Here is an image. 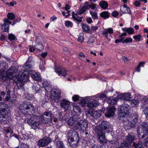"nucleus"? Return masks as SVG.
I'll return each mask as SVG.
<instances>
[{
    "label": "nucleus",
    "mask_w": 148,
    "mask_h": 148,
    "mask_svg": "<svg viewBox=\"0 0 148 148\" xmlns=\"http://www.w3.org/2000/svg\"><path fill=\"white\" fill-rule=\"evenodd\" d=\"M6 117L5 116V114H3L1 113V112H0V118H2V119L1 120H3L4 121H5V120L6 119Z\"/></svg>",
    "instance_id": "bf43d9fd"
},
{
    "label": "nucleus",
    "mask_w": 148,
    "mask_h": 148,
    "mask_svg": "<svg viewBox=\"0 0 148 148\" xmlns=\"http://www.w3.org/2000/svg\"><path fill=\"white\" fill-rule=\"evenodd\" d=\"M83 30L86 33L92 34L91 30L89 29V26L87 25H83L82 26Z\"/></svg>",
    "instance_id": "bb28decb"
},
{
    "label": "nucleus",
    "mask_w": 148,
    "mask_h": 148,
    "mask_svg": "<svg viewBox=\"0 0 148 148\" xmlns=\"http://www.w3.org/2000/svg\"><path fill=\"white\" fill-rule=\"evenodd\" d=\"M5 36L3 34H2L0 37V40L2 41H4L5 40Z\"/></svg>",
    "instance_id": "69168bd1"
},
{
    "label": "nucleus",
    "mask_w": 148,
    "mask_h": 148,
    "mask_svg": "<svg viewBox=\"0 0 148 148\" xmlns=\"http://www.w3.org/2000/svg\"><path fill=\"white\" fill-rule=\"evenodd\" d=\"M118 15V13L116 11H115L113 12L112 13V15L114 17L117 16Z\"/></svg>",
    "instance_id": "338daca9"
},
{
    "label": "nucleus",
    "mask_w": 148,
    "mask_h": 148,
    "mask_svg": "<svg viewBox=\"0 0 148 148\" xmlns=\"http://www.w3.org/2000/svg\"><path fill=\"white\" fill-rule=\"evenodd\" d=\"M133 38L136 40V41H140L141 40L142 36L140 34L134 36Z\"/></svg>",
    "instance_id": "37998d69"
},
{
    "label": "nucleus",
    "mask_w": 148,
    "mask_h": 148,
    "mask_svg": "<svg viewBox=\"0 0 148 148\" xmlns=\"http://www.w3.org/2000/svg\"><path fill=\"white\" fill-rule=\"evenodd\" d=\"M40 117L41 121L44 123H49L52 122V119L51 118L47 117L42 115H41Z\"/></svg>",
    "instance_id": "4be33fe9"
},
{
    "label": "nucleus",
    "mask_w": 148,
    "mask_h": 148,
    "mask_svg": "<svg viewBox=\"0 0 148 148\" xmlns=\"http://www.w3.org/2000/svg\"><path fill=\"white\" fill-rule=\"evenodd\" d=\"M126 10L125 11L123 12V14H124V13H129L131 14H132L130 9L129 7L127 8L126 9Z\"/></svg>",
    "instance_id": "6e6d98bb"
},
{
    "label": "nucleus",
    "mask_w": 148,
    "mask_h": 148,
    "mask_svg": "<svg viewBox=\"0 0 148 148\" xmlns=\"http://www.w3.org/2000/svg\"><path fill=\"white\" fill-rule=\"evenodd\" d=\"M16 38L14 35L12 34H10L8 35V39L10 41L14 40Z\"/></svg>",
    "instance_id": "a18cd8bd"
},
{
    "label": "nucleus",
    "mask_w": 148,
    "mask_h": 148,
    "mask_svg": "<svg viewBox=\"0 0 148 148\" xmlns=\"http://www.w3.org/2000/svg\"><path fill=\"white\" fill-rule=\"evenodd\" d=\"M144 145L146 147H148V138H146L144 140Z\"/></svg>",
    "instance_id": "052dcab7"
},
{
    "label": "nucleus",
    "mask_w": 148,
    "mask_h": 148,
    "mask_svg": "<svg viewBox=\"0 0 148 148\" xmlns=\"http://www.w3.org/2000/svg\"><path fill=\"white\" fill-rule=\"evenodd\" d=\"M75 16L73 19L75 21H77L79 23L81 22L82 21V18H81L79 17L77 14H75Z\"/></svg>",
    "instance_id": "de8ad7c7"
},
{
    "label": "nucleus",
    "mask_w": 148,
    "mask_h": 148,
    "mask_svg": "<svg viewBox=\"0 0 148 148\" xmlns=\"http://www.w3.org/2000/svg\"><path fill=\"white\" fill-rule=\"evenodd\" d=\"M136 138V135L133 132H131L126 136L125 141L129 144H132Z\"/></svg>",
    "instance_id": "4468645a"
},
{
    "label": "nucleus",
    "mask_w": 148,
    "mask_h": 148,
    "mask_svg": "<svg viewBox=\"0 0 148 148\" xmlns=\"http://www.w3.org/2000/svg\"><path fill=\"white\" fill-rule=\"evenodd\" d=\"M113 32V29L112 28H109L107 31L105 30L102 32V34L105 37L108 38V34H112Z\"/></svg>",
    "instance_id": "b1692460"
},
{
    "label": "nucleus",
    "mask_w": 148,
    "mask_h": 148,
    "mask_svg": "<svg viewBox=\"0 0 148 148\" xmlns=\"http://www.w3.org/2000/svg\"><path fill=\"white\" fill-rule=\"evenodd\" d=\"M65 25L67 27H71L73 25V24L71 22L67 21H65Z\"/></svg>",
    "instance_id": "49530a36"
},
{
    "label": "nucleus",
    "mask_w": 148,
    "mask_h": 148,
    "mask_svg": "<svg viewBox=\"0 0 148 148\" xmlns=\"http://www.w3.org/2000/svg\"><path fill=\"white\" fill-rule=\"evenodd\" d=\"M129 114L125 115L124 114H120L119 118L120 119L124 122H126L127 121H128L127 116Z\"/></svg>",
    "instance_id": "393cba45"
},
{
    "label": "nucleus",
    "mask_w": 148,
    "mask_h": 148,
    "mask_svg": "<svg viewBox=\"0 0 148 148\" xmlns=\"http://www.w3.org/2000/svg\"><path fill=\"white\" fill-rule=\"evenodd\" d=\"M78 40L79 42H83L84 40V38L83 37V35L82 36L81 35L79 36L78 37Z\"/></svg>",
    "instance_id": "4d7b16f0"
},
{
    "label": "nucleus",
    "mask_w": 148,
    "mask_h": 148,
    "mask_svg": "<svg viewBox=\"0 0 148 148\" xmlns=\"http://www.w3.org/2000/svg\"><path fill=\"white\" fill-rule=\"evenodd\" d=\"M88 5L90 6V8H91L92 9H95L97 8V5L96 4H94L93 3H92L91 5Z\"/></svg>",
    "instance_id": "5fc2aeb1"
},
{
    "label": "nucleus",
    "mask_w": 148,
    "mask_h": 148,
    "mask_svg": "<svg viewBox=\"0 0 148 148\" xmlns=\"http://www.w3.org/2000/svg\"><path fill=\"white\" fill-rule=\"evenodd\" d=\"M100 16L105 19L108 18L109 17V12L108 11H104L100 14Z\"/></svg>",
    "instance_id": "c756f323"
},
{
    "label": "nucleus",
    "mask_w": 148,
    "mask_h": 148,
    "mask_svg": "<svg viewBox=\"0 0 148 148\" xmlns=\"http://www.w3.org/2000/svg\"><path fill=\"white\" fill-rule=\"evenodd\" d=\"M73 109L74 112L76 113L79 112L80 111V109L79 106L75 104L73 105Z\"/></svg>",
    "instance_id": "ea45409f"
},
{
    "label": "nucleus",
    "mask_w": 148,
    "mask_h": 148,
    "mask_svg": "<svg viewBox=\"0 0 148 148\" xmlns=\"http://www.w3.org/2000/svg\"><path fill=\"white\" fill-rule=\"evenodd\" d=\"M130 103L132 107L137 106L139 103V101L137 100L133 99L130 101Z\"/></svg>",
    "instance_id": "473e14b6"
},
{
    "label": "nucleus",
    "mask_w": 148,
    "mask_h": 148,
    "mask_svg": "<svg viewBox=\"0 0 148 148\" xmlns=\"http://www.w3.org/2000/svg\"><path fill=\"white\" fill-rule=\"evenodd\" d=\"M107 112H106L105 115L106 116L110 117L112 116L114 114L116 111V108L114 106H108L107 108Z\"/></svg>",
    "instance_id": "2eb2a0df"
},
{
    "label": "nucleus",
    "mask_w": 148,
    "mask_h": 148,
    "mask_svg": "<svg viewBox=\"0 0 148 148\" xmlns=\"http://www.w3.org/2000/svg\"><path fill=\"white\" fill-rule=\"evenodd\" d=\"M138 116L137 114H135L134 116H133V119L131 121L132 123L136 125L138 122Z\"/></svg>",
    "instance_id": "a19ab883"
},
{
    "label": "nucleus",
    "mask_w": 148,
    "mask_h": 148,
    "mask_svg": "<svg viewBox=\"0 0 148 148\" xmlns=\"http://www.w3.org/2000/svg\"><path fill=\"white\" fill-rule=\"evenodd\" d=\"M90 8V6L89 5H86L83 6L82 8L80 9L78 12V14H81L84 12L86 10Z\"/></svg>",
    "instance_id": "c85d7f7f"
},
{
    "label": "nucleus",
    "mask_w": 148,
    "mask_h": 148,
    "mask_svg": "<svg viewBox=\"0 0 148 148\" xmlns=\"http://www.w3.org/2000/svg\"><path fill=\"white\" fill-rule=\"evenodd\" d=\"M51 141L52 140L50 138L44 137L42 139H40L38 141L37 145L39 147H46L51 143Z\"/></svg>",
    "instance_id": "0eeeda50"
},
{
    "label": "nucleus",
    "mask_w": 148,
    "mask_h": 148,
    "mask_svg": "<svg viewBox=\"0 0 148 148\" xmlns=\"http://www.w3.org/2000/svg\"><path fill=\"white\" fill-rule=\"evenodd\" d=\"M111 127L110 123L106 121H102L99 127L95 129V132L101 143H105L106 140L105 137L106 133L110 132Z\"/></svg>",
    "instance_id": "f257e3e1"
},
{
    "label": "nucleus",
    "mask_w": 148,
    "mask_h": 148,
    "mask_svg": "<svg viewBox=\"0 0 148 148\" xmlns=\"http://www.w3.org/2000/svg\"><path fill=\"white\" fill-rule=\"evenodd\" d=\"M8 107V105L5 103L3 102H0V110L2 112H5Z\"/></svg>",
    "instance_id": "5701e85b"
},
{
    "label": "nucleus",
    "mask_w": 148,
    "mask_h": 148,
    "mask_svg": "<svg viewBox=\"0 0 148 148\" xmlns=\"http://www.w3.org/2000/svg\"><path fill=\"white\" fill-rule=\"evenodd\" d=\"M130 109V106L127 104H123L119 108V110L121 114H124L125 115L129 114V111Z\"/></svg>",
    "instance_id": "1a4fd4ad"
},
{
    "label": "nucleus",
    "mask_w": 148,
    "mask_h": 148,
    "mask_svg": "<svg viewBox=\"0 0 148 148\" xmlns=\"http://www.w3.org/2000/svg\"><path fill=\"white\" fill-rule=\"evenodd\" d=\"M79 119V115H75L69 118L68 123L74 129L85 130L88 127L87 123L85 121Z\"/></svg>",
    "instance_id": "f03ea898"
},
{
    "label": "nucleus",
    "mask_w": 148,
    "mask_h": 148,
    "mask_svg": "<svg viewBox=\"0 0 148 148\" xmlns=\"http://www.w3.org/2000/svg\"><path fill=\"white\" fill-rule=\"evenodd\" d=\"M37 119V116L32 115L31 116V118L28 119L27 122L29 124L32 125Z\"/></svg>",
    "instance_id": "cd10ccee"
},
{
    "label": "nucleus",
    "mask_w": 148,
    "mask_h": 148,
    "mask_svg": "<svg viewBox=\"0 0 148 148\" xmlns=\"http://www.w3.org/2000/svg\"><path fill=\"white\" fill-rule=\"evenodd\" d=\"M61 90L57 88H54L51 90V99L56 102L59 101L60 98Z\"/></svg>",
    "instance_id": "423d86ee"
},
{
    "label": "nucleus",
    "mask_w": 148,
    "mask_h": 148,
    "mask_svg": "<svg viewBox=\"0 0 148 148\" xmlns=\"http://www.w3.org/2000/svg\"><path fill=\"white\" fill-rule=\"evenodd\" d=\"M118 100L117 98H115L112 97L108 99L107 102L110 105H113L116 103Z\"/></svg>",
    "instance_id": "412c9836"
},
{
    "label": "nucleus",
    "mask_w": 148,
    "mask_h": 148,
    "mask_svg": "<svg viewBox=\"0 0 148 148\" xmlns=\"http://www.w3.org/2000/svg\"><path fill=\"white\" fill-rule=\"evenodd\" d=\"M36 49L39 51H42L44 47L41 44H39L36 46Z\"/></svg>",
    "instance_id": "3c124183"
},
{
    "label": "nucleus",
    "mask_w": 148,
    "mask_h": 148,
    "mask_svg": "<svg viewBox=\"0 0 148 148\" xmlns=\"http://www.w3.org/2000/svg\"><path fill=\"white\" fill-rule=\"evenodd\" d=\"M17 71V69L16 68L14 67H12L9 69L7 72V77H4L3 76L2 77V78L3 79H5L7 78V77L9 78L10 77L15 76Z\"/></svg>",
    "instance_id": "9d476101"
},
{
    "label": "nucleus",
    "mask_w": 148,
    "mask_h": 148,
    "mask_svg": "<svg viewBox=\"0 0 148 148\" xmlns=\"http://www.w3.org/2000/svg\"><path fill=\"white\" fill-rule=\"evenodd\" d=\"M79 139L76 132L70 130L68 132V140L71 147L76 148L78 145Z\"/></svg>",
    "instance_id": "7ed1b4c3"
},
{
    "label": "nucleus",
    "mask_w": 148,
    "mask_h": 148,
    "mask_svg": "<svg viewBox=\"0 0 148 148\" xmlns=\"http://www.w3.org/2000/svg\"><path fill=\"white\" fill-rule=\"evenodd\" d=\"M4 23L1 25V30L4 32H8L9 30V25L7 23L11 24L12 22L9 21L8 18H5L3 19Z\"/></svg>",
    "instance_id": "9b49d317"
},
{
    "label": "nucleus",
    "mask_w": 148,
    "mask_h": 148,
    "mask_svg": "<svg viewBox=\"0 0 148 148\" xmlns=\"http://www.w3.org/2000/svg\"><path fill=\"white\" fill-rule=\"evenodd\" d=\"M91 97L86 98L85 99H81L80 100V104L82 107H84L86 105L87 108H92L97 107L99 105V102L97 100L93 99L92 101H91Z\"/></svg>",
    "instance_id": "39448f33"
},
{
    "label": "nucleus",
    "mask_w": 148,
    "mask_h": 148,
    "mask_svg": "<svg viewBox=\"0 0 148 148\" xmlns=\"http://www.w3.org/2000/svg\"><path fill=\"white\" fill-rule=\"evenodd\" d=\"M143 112L146 117H148V106L145 108Z\"/></svg>",
    "instance_id": "603ef678"
},
{
    "label": "nucleus",
    "mask_w": 148,
    "mask_h": 148,
    "mask_svg": "<svg viewBox=\"0 0 148 148\" xmlns=\"http://www.w3.org/2000/svg\"><path fill=\"white\" fill-rule=\"evenodd\" d=\"M132 39L131 38H127L126 39H125L123 40V42H125L126 43H128V42L131 43L132 42Z\"/></svg>",
    "instance_id": "8fccbe9b"
},
{
    "label": "nucleus",
    "mask_w": 148,
    "mask_h": 148,
    "mask_svg": "<svg viewBox=\"0 0 148 148\" xmlns=\"http://www.w3.org/2000/svg\"><path fill=\"white\" fill-rule=\"evenodd\" d=\"M137 132L138 134H143L142 136L143 138L145 136L148 135V130H147L146 127L142 125H140L137 127Z\"/></svg>",
    "instance_id": "f8f14e48"
},
{
    "label": "nucleus",
    "mask_w": 148,
    "mask_h": 148,
    "mask_svg": "<svg viewBox=\"0 0 148 148\" xmlns=\"http://www.w3.org/2000/svg\"><path fill=\"white\" fill-rule=\"evenodd\" d=\"M134 32V31L133 28H128L127 32L128 34H133Z\"/></svg>",
    "instance_id": "864d4df0"
},
{
    "label": "nucleus",
    "mask_w": 148,
    "mask_h": 148,
    "mask_svg": "<svg viewBox=\"0 0 148 148\" xmlns=\"http://www.w3.org/2000/svg\"><path fill=\"white\" fill-rule=\"evenodd\" d=\"M123 59L125 64L128 63L129 60L126 57L123 56Z\"/></svg>",
    "instance_id": "e2e57ef3"
},
{
    "label": "nucleus",
    "mask_w": 148,
    "mask_h": 148,
    "mask_svg": "<svg viewBox=\"0 0 148 148\" xmlns=\"http://www.w3.org/2000/svg\"><path fill=\"white\" fill-rule=\"evenodd\" d=\"M132 146L135 148H144L143 143L140 140H139L137 143L133 142Z\"/></svg>",
    "instance_id": "a878e982"
},
{
    "label": "nucleus",
    "mask_w": 148,
    "mask_h": 148,
    "mask_svg": "<svg viewBox=\"0 0 148 148\" xmlns=\"http://www.w3.org/2000/svg\"><path fill=\"white\" fill-rule=\"evenodd\" d=\"M99 4L101 8L103 9H106L108 7V4L106 1H101L99 3Z\"/></svg>",
    "instance_id": "7c9ffc66"
},
{
    "label": "nucleus",
    "mask_w": 148,
    "mask_h": 148,
    "mask_svg": "<svg viewBox=\"0 0 148 148\" xmlns=\"http://www.w3.org/2000/svg\"><path fill=\"white\" fill-rule=\"evenodd\" d=\"M41 115L46 117H48V118H52V114L51 112H45L43 113V114Z\"/></svg>",
    "instance_id": "4c0bfd02"
},
{
    "label": "nucleus",
    "mask_w": 148,
    "mask_h": 148,
    "mask_svg": "<svg viewBox=\"0 0 148 148\" xmlns=\"http://www.w3.org/2000/svg\"><path fill=\"white\" fill-rule=\"evenodd\" d=\"M42 84L43 87H47L49 86L47 81H44L42 83Z\"/></svg>",
    "instance_id": "774afa93"
},
{
    "label": "nucleus",
    "mask_w": 148,
    "mask_h": 148,
    "mask_svg": "<svg viewBox=\"0 0 148 148\" xmlns=\"http://www.w3.org/2000/svg\"><path fill=\"white\" fill-rule=\"evenodd\" d=\"M32 90L34 93H38L40 90V86L38 85H34L32 86Z\"/></svg>",
    "instance_id": "2f4dec72"
},
{
    "label": "nucleus",
    "mask_w": 148,
    "mask_h": 148,
    "mask_svg": "<svg viewBox=\"0 0 148 148\" xmlns=\"http://www.w3.org/2000/svg\"><path fill=\"white\" fill-rule=\"evenodd\" d=\"M7 16L9 20H14L15 18V15L12 13H8Z\"/></svg>",
    "instance_id": "e433bc0d"
},
{
    "label": "nucleus",
    "mask_w": 148,
    "mask_h": 148,
    "mask_svg": "<svg viewBox=\"0 0 148 148\" xmlns=\"http://www.w3.org/2000/svg\"><path fill=\"white\" fill-rule=\"evenodd\" d=\"M118 97L120 99L119 101H122L124 103H125V101H130L131 99L130 94L129 93L121 94L119 95Z\"/></svg>",
    "instance_id": "ddd939ff"
},
{
    "label": "nucleus",
    "mask_w": 148,
    "mask_h": 148,
    "mask_svg": "<svg viewBox=\"0 0 148 148\" xmlns=\"http://www.w3.org/2000/svg\"><path fill=\"white\" fill-rule=\"evenodd\" d=\"M127 35V34L126 33H123L120 36V38H122L121 39H116L115 41V42L116 43H117L121 42L123 39L124 38L123 36H125Z\"/></svg>",
    "instance_id": "58836bf2"
},
{
    "label": "nucleus",
    "mask_w": 148,
    "mask_h": 148,
    "mask_svg": "<svg viewBox=\"0 0 148 148\" xmlns=\"http://www.w3.org/2000/svg\"><path fill=\"white\" fill-rule=\"evenodd\" d=\"M90 12L93 19H97L98 18L97 13L96 12H93L91 11H90Z\"/></svg>",
    "instance_id": "79ce46f5"
},
{
    "label": "nucleus",
    "mask_w": 148,
    "mask_h": 148,
    "mask_svg": "<svg viewBox=\"0 0 148 148\" xmlns=\"http://www.w3.org/2000/svg\"><path fill=\"white\" fill-rule=\"evenodd\" d=\"M130 144L126 142L121 143L120 145L119 148H129Z\"/></svg>",
    "instance_id": "c9c22d12"
},
{
    "label": "nucleus",
    "mask_w": 148,
    "mask_h": 148,
    "mask_svg": "<svg viewBox=\"0 0 148 148\" xmlns=\"http://www.w3.org/2000/svg\"><path fill=\"white\" fill-rule=\"evenodd\" d=\"M58 114L59 117H60L59 119H61V121H65L66 119V118H65L64 116H62V112L60 111L58 112Z\"/></svg>",
    "instance_id": "c03bdc74"
},
{
    "label": "nucleus",
    "mask_w": 148,
    "mask_h": 148,
    "mask_svg": "<svg viewBox=\"0 0 148 148\" xmlns=\"http://www.w3.org/2000/svg\"><path fill=\"white\" fill-rule=\"evenodd\" d=\"M19 108L22 113L25 114H27L29 115L34 114L36 109L34 106L31 103L29 102L21 104Z\"/></svg>",
    "instance_id": "20e7f679"
},
{
    "label": "nucleus",
    "mask_w": 148,
    "mask_h": 148,
    "mask_svg": "<svg viewBox=\"0 0 148 148\" xmlns=\"http://www.w3.org/2000/svg\"><path fill=\"white\" fill-rule=\"evenodd\" d=\"M31 125L32 128L34 130H36L37 128L38 129H42V123L40 122L39 119L37 120Z\"/></svg>",
    "instance_id": "aec40b11"
},
{
    "label": "nucleus",
    "mask_w": 148,
    "mask_h": 148,
    "mask_svg": "<svg viewBox=\"0 0 148 148\" xmlns=\"http://www.w3.org/2000/svg\"><path fill=\"white\" fill-rule=\"evenodd\" d=\"M98 27L97 26L92 25L91 27V31L92 30L93 31H95L97 30L98 29Z\"/></svg>",
    "instance_id": "680f3d73"
},
{
    "label": "nucleus",
    "mask_w": 148,
    "mask_h": 148,
    "mask_svg": "<svg viewBox=\"0 0 148 148\" xmlns=\"http://www.w3.org/2000/svg\"><path fill=\"white\" fill-rule=\"evenodd\" d=\"M127 124L129 128L130 129L131 128H134L136 126V125L132 123L131 122H128Z\"/></svg>",
    "instance_id": "09e8293b"
},
{
    "label": "nucleus",
    "mask_w": 148,
    "mask_h": 148,
    "mask_svg": "<svg viewBox=\"0 0 148 148\" xmlns=\"http://www.w3.org/2000/svg\"><path fill=\"white\" fill-rule=\"evenodd\" d=\"M45 64V62H44V63H43V62H42V64L41 63H40V64L39 65V68L41 70H42L44 69V66Z\"/></svg>",
    "instance_id": "0e129e2a"
},
{
    "label": "nucleus",
    "mask_w": 148,
    "mask_h": 148,
    "mask_svg": "<svg viewBox=\"0 0 148 148\" xmlns=\"http://www.w3.org/2000/svg\"><path fill=\"white\" fill-rule=\"evenodd\" d=\"M8 65L5 62L1 61L0 62V67H2L1 69L3 71H4L7 68H8Z\"/></svg>",
    "instance_id": "f704fd0d"
},
{
    "label": "nucleus",
    "mask_w": 148,
    "mask_h": 148,
    "mask_svg": "<svg viewBox=\"0 0 148 148\" xmlns=\"http://www.w3.org/2000/svg\"><path fill=\"white\" fill-rule=\"evenodd\" d=\"M56 141H57L56 143L58 148H66L62 141H57V140H56Z\"/></svg>",
    "instance_id": "72a5a7b5"
},
{
    "label": "nucleus",
    "mask_w": 148,
    "mask_h": 148,
    "mask_svg": "<svg viewBox=\"0 0 148 148\" xmlns=\"http://www.w3.org/2000/svg\"><path fill=\"white\" fill-rule=\"evenodd\" d=\"M32 58L29 57L26 62L24 64L23 67L25 69L26 71H28V69H31L32 68Z\"/></svg>",
    "instance_id": "6ab92c4d"
},
{
    "label": "nucleus",
    "mask_w": 148,
    "mask_h": 148,
    "mask_svg": "<svg viewBox=\"0 0 148 148\" xmlns=\"http://www.w3.org/2000/svg\"><path fill=\"white\" fill-rule=\"evenodd\" d=\"M91 108H89L88 110L86 113V115L88 116H92L95 119L101 116V112L100 110L94 111Z\"/></svg>",
    "instance_id": "6e6552de"
},
{
    "label": "nucleus",
    "mask_w": 148,
    "mask_h": 148,
    "mask_svg": "<svg viewBox=\"0 0 148 148\" xmlns=\"http://www.w3.org/2000/svg\"><path fill=\"white\" fill-rule=\"evenodd\" d=\"M55 71L60 77H64L67 75V71L64 69L56 68L55 69Z\"/></svg>",
    "instance_id": "a211bd4d"
},
{
    "label": "nucleus",
    "mask_w": 148,
    "mask_h": 148,
    "mask_svg": "<svg viewBox=\"0 0 148 148\" xmlns=\"http://www.w3.org/2000/svg\"><path fill=\"white\" fill-rule=\"evenodd\" d=\"M72 99L73 101H76L79 100V97L78 95H75L72 97Z\"/></svg>",
    "instance_id": "13d9d810"
},
{
    "label": "nucleus",
    "mask_w": 148,
    "mask_h": 148,
    "mask_svg": "<svg viewBox=\"0 0 148 148\" xmlns=\"http://www.w3.org/2000/svg\"><path fill=\"white\" fill-rule=\"evenodd\" d=\"M60 102L61 108L66 110H68L70 104V102L65 99H63L61 100Z\"/></svg>",
    "instance_id": "dca6fc26"
},
{
    "label": "nucleus",
    "mask_w": 148,
    "mask_h": 148,
    "mask_svg": "<svg viewBox=\"0 0 148 148\" xmlns=\"http://www.w3.org/2000/svg\"><path fill=\"white\" fill-rule=\"evenodd\" d=\"M29 73L31 77L35 80L40 81L41 80L40 75L38 73L32 71H29Z\"/></svg>",
    "instance_id": "f3484780"
}]
</instances>
